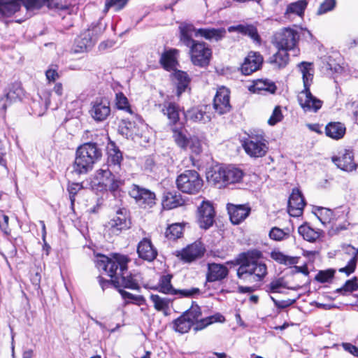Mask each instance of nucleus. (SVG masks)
<instances>
[{
  "instance_id": "1",
  "label": "nucleus",
  "mask_w": 358,
  "mask_h": 358,
  "mask_svg": "<svg viewBox=\"0 0 358 358\" xmlns=\"http://www.w3.org/2000/svg\"><path fill=\"white\" fill-rule=\"evenodd\" d=\"M129 259L122 255L115 254L113 258L100 255L96 260L99 269L105 271L112 278L115 287H124L131 289H138V282L136 275L129 274L127 264Z\"/></svg>"
},
{
  "instance_id": "2",
  "label": "nucleus",
  "mask_w": 358,
  "mask_h": 358,
  "mask_svg": "<svg viewBox=\"0 0 358 358\" xmlns=\"http://www.w3.org/2000/svg\"><path fill=\"white\" fill-rule=\"evenodd\" d=\"M259 252L242 253L240 266L237 269V276L244 282H256L261 281L267 274L266 264L255 259L259 257Z\"/></svg>"
},
{
  "instance_id": "3",
  "label": "nucleus",
  "mask_w": 358,
  "mask_h": 358,
  "mask_svg": "<svg viewBox=\"0 0 358 358\" xmlns=\"http://www.w3.org/2000/svg\"><path fill=\"white\" fill-rule=\"evenodd\" d=\"M102 154V148L96 143L89 142L80 145L76 152L73 164V172L78 175L86 174L101 159Z\"/></svg>"
},
{
  "instance_id": "4",
  "label": "nucleus",
  "mask_w": 358,
  "mask_h": 358,
  "mask_svg": "<svg viewBox=\"0 0 358 358\" xmlns=\"http://www.w3.org/2000/svg\"><path fill=\"white\" fill-rule=\"evenodd\" d=\"M299 68L302 73L304 89L298 96V101L305 112L316 113L322 105V101L313 96L310 91V86L313 80V73H310V64L301 62Z\"/></svg>"
},
{
  "instance_id": "5",
  "label": "nucleus",
  "mask_w": 358,
  "mask_h": 358,
  "mask_svg": "<svg viewBox=\"0 0 358 358\" xmlns=\"http://www.w3.org/2000/svg\"><path fill=\"white\" fill-rule=\"evenodd\" d=\"M243 176V172L238 168L231 166H215L208 171L206 178L208 182L222 188L228 184L241 182Z\"/></svg>"
},
{
  "instance_id": "6",
  "label": "nucleus",
  "mask_w": 358,
  "mask_h": 358,
  "mask_svg": "<svg viewBox=\"0 0 358 358\" xmlns=\"http://www.w3.org/2000/svg\"><path fill=\"white\" fill-rule=\"evenodd\" d=\"M176 185L183 193L195 194L201 189L203 182L197 171L187 170L178 176Z\"/></svg>"
},
{
  "instance_id": "7",
  "label": "nucleus",
  "mask_w": 358,
  "mask_h": 358,
  "mask_svg": "<svg viewBox=\"0 0 358 358\" xmlns=\"http://www.w3.org/2000/svg\"><path fill=\"white\" fill-rule=\"evenodd\" d=\"M23 6L27 10L40 9L44 6L43 0H0V17L10 16Z\"/></svg>"
},
{
  "instance_id": "8",
  "label": "nucleus",
  "mask_w": 358,
  "mask_h": 358,
  "mask_svg": "<svg viewBox=\"0 0 358 358\" xmlns=\"http://www.w3.org/2000/svg\"><path fill=\"white\" fill-rule=\"evenodd\" d=\"M183 315H185L186 317H188V320L192 322V325H194V330L196 331L202 330L215 322L224 321V317L220 314H215L206 318L200 319L201 316V308L197 304H194V303L188 310L183 313Z\"/></svg>"
},
{
  "instance_id": "9",
  "label": "nucleus",
  "mask_w": 358,
  "mask_h": 358,
  "mask_svg": "<svg viewBox=\"0 0 358 358\" xmlns=\"http://www.w3.org/2000/svg\"><path fill=\"white\" fill-rule=\"evenodd\" d=\"M299 35L297 31L291 28H284L274 35V43L278 49L285 51L293 50L296 55L299 50L295 49Z\"/></svg>"
},
{
  "instance_id": "10",
  "label": "nucleus",
  "mask_w": 358,
  "mask_h": 358,
  "mask_svg": "<svg viewBox=\"0 0 358 358\" xmlns=\"http://www.w3.org/2000/svg\"><path fill=\"white\" fill-rule=\"evenodd\" d=\"M242 145L245 152L255 158L264 157L268 150L267 141L262 135H250Z\"/></svg>"
},
{
  "instance_id": "11",
  "label": "nucleus",
  "mask_w": 358,
  "mask_h": 358,
  "mask_svg": "<svg viewBox=\"0 0 358 358\" xmlns=\"http://www.w3.org/2000/svg\"><path fill=\"white\" fill-rule=\"evenodd\" d=\"M129 194L135 199L136 204L142 208L148 209L156 204V195L151 190L133 184Z\"/></svg>"
},
{
  "instance_id": "12",
  "label": "nucleus",
  "mask_w": 358,
  "mask_h": 358,
  "mask_svg": "<svg viewBox=\"0 0 358 358\" xmlns=\"http://www.w3.org/2000/svg\"><path fill=\"white\" fill-rule=\"evenodd\" d=\"M191 61L194 65L207 66L212 57V50L204 42L196 41L189 48Z\"/></svg>"
},
{
  "instance_id": "13",
  "label": "nucleus",
  "mask_w": 358,
  "mask_h": 358,
  "mask_svg": "<svg viewBox=\"0 0 358 358\" xmlns=\"http://www.w3.org/2000/svg\"><path fill=\"white\" fill-rule=\"evenodd\" d=\"M131 222L127 218L126 208H120L116 214L105 225L106 230L113 236L119 235L122 231L130 228Z\"/></svg>"
},
{
  "instance_id": "14",
  "label": "nucleus",
  "mask_w": 358,
  "mask_h": 358,
  "mask_svg": "<svg viewBox=\"0 0 358 358\" xmlns=\"http://www.w3.org/2000/svg\"><path fill=\"white\" fill-rule=\"evenodd\" d=\"M98 27L94 26L92 29H88L80 34L76 39L75 52H82L87 51L94 45L98 35L101 33L100 31L98 33Z\"/></svg>"
},
{
  "instance_id": "15",
  "label": "nucleus",
  "mask_w": 358,
  "mask_h": 358,
  "mask_svg": "<svg viewBox=\"0 0 358 358\" xmlns=\"http://www.w3.org/2000/svg\"><path fill=\"white\" fill-rule=\"evenodd\" d=\"M205 251L203 245L201 242L196 241L182 250L178 251L176 256L184 262L190 263L202 257Z\"/></svg>"
},
{
  "instance_id": "16",
  "label": "nucleus",
  "mask_w": 358,
  "mask_h": 358,
  "mask_svg": "<svg viewBox=\"0 0 358 358\" xmlns=\"http://www.w3.org/2000/svg\"><path fill=\"white\" fill-rule=\"evenodd\" d=\"M229 91L227 88H219L213 99V108L219 115L229 113L231 109Z\"/></svg>"
},
{
  "instance_id": "17",
  "label": "nucleus",
  "mask_w": 358,
  "mask_h": 358,
  "mask_svg": "<svg viewBox=\"0 0 358 358\" xmlns=\"http://www.w3.org/2000/svg\"><path fill=\"white\" fill-rule=\"evenodd\" d=\"M91 105L90 113L95 121L103 122L110 115V103L106 99H96Z\"/></svg>"
},
{
  "instance_id": "18",
  "label": "nucleus",
  "mask_w": 358,
  "mask_h": 358,
  "mask_svg": "<svg viewBox=\"0 0 358 358\" xmlns=\"http://www.w3.org/2000/svg\"><path fill=\"white\" fill-rule=\"evenodd\" d=\"M306 205L304 198L298 189H294L288 200V212L292 217L302 215Z\"/></svg>"
},
{
  "instance_id": "19",
  "label": "nucleus",
  "mask_w": 358,
  "mask_h": 358,
  "mask_svg": "<svg viewBox=\"0 0 358 358\" xmlns=\"http://www.w3.org/2000/svg\"><path fill=\"white\" fill-rule=\"evenodd\" d=\"M332 162L340 169L351 172L356 170L357 165L354 162V155L351 150H345L339 156L332 157Z\"/></svg>"
},
{
  "instance_id": "20",
  "label": "nucleus",
  "mask_w": 358,
  "mask_h": 358,
  "mask_svg": "<svg viewBox=\"0 0 358 358\" xmlns=\"http://www.w3.org/2000/svg\"><path fill=\"white\" fill-rule=\"evenodd\" d=\"M263 57L257 52H250L241 66V71L245 75H250L259 70L263 63Z\"/></svg>"
},
{
  "instance_id": "21",
  "label": "nucleus",
  "mask_w": 358,
  "mask_h": 358,
  "mask_svg": "<svg viewBox=\"0 0 358 358\" xmlns=\"http://www.w3.org/2000/svg\"><path fill=\"white\" fill-rule=\"evenodd\" d=\"M199 222L200 227L208 229L214 222V209L213 206L207 201H203L198 208Z\"/></svg>"
},
{
  "instance_id": "22",
  "label": "nucleus",
  "mask_w": 358,
  "mask_h": 358,
  "mask_svg": "<svg viewBox=\"0 0 358 358\" xmlns=\"http://www.w3.org/2000/svg\"><path fill=\"white\" fill-rule=\"evenodd\" d=\"M97 176L102 180L103 188L113 192L117 191L123 184V181L115 178L109 169H99Z\"/></svg>"
},
{
  "instance_id": "23",
  "label": "nucleus",
  "mask_w": 358,
  "mask_h": 358,
  "mask_svg": "<svg viewBox=\"0 0 358 358\" xmlns=\"http://www.w3.org/2000/svg\"><path fill=\"white\" fill-rule=\"evenodd\" d=\"M227 210L231 222L238 224L250 214V208L246 205L227 204Z\"/></svg>"
},
{
  "instance_id": "24",
  "label": "nucleus",
  "mask_w": 358,
  "mask_h": 358,
  "mask_svg": "<svg viewBox=\"0 0 358 358\" xmlns=\"http://www.w3.org/2000/svg\"><path fill=\"white\" fill-rule=\"evenodd\" d=\"M229 269L224 264L208 263L206 273V281L213 282L220 281L227 277Z\"/></svg>"
},
{
  "instance_id": "25",
  "label": "nucleus",
  "mask_w": 358,
  "mask_h": 358,
  "mask_svg": "<svg viewBox=\"0 0 358 358\" xmlns=\"http://www.w3.org/2000/svg\"><path fill=\"white\" fill-rule=\"evenodd\" d=\"M209 106H202L201 108H194L188 110L185 113V116L187 119H189L194 122H201L202 123H207L210 121L212 114L208 111L210 110Z\"/></svg>"
},
{
  "instance_id": "26",
  "label": "nucleus",
  "mask_w": 358,
  "mask_h": 358,
  "mask_svg": "<svg viewBox=\"0 0 358 358\" xmlns=\"http://www.w3.org/2000/svg\"><path fill=\"white\" fill-rule=\"evenodd\" d=\"M137 252L140 258L148 261H153L157 256V251L153 247L150 240L143 238L138 245Z\"/></svg>"
},
{
  "instance_id": "27",
  "label": "nucleus",
  "mask_w": 358,
  "mask_h": 358,
  "mask_svg": "<svg viewBox=\"0 0 358 358\" xmlns=\"http://www.w3.org/2000/svg\"><path fill=\"white\" fill-rule=\"evenodd\" d=\"M226 35V30L224 28L220 29H198L196 31L195 36H201L206 40H214L215 41H221Z\"/></svg>"
},
{
  "instance_id": "28",
  "label": "nucleus",
  "mask_w": 358,
  "mask_h": 358,
  "mask_svg": "<svg viewBox=\"0 0 358 358\" xmlns=\"http://www.w3.org/2000/svg\"><path fill=\"white\" fill-rule=\"evenodd\" d=\"M180 41L185 46L190 48L196 41L192 39V34H196V29L191 24L182 23L179 27Z\"/></svg>"
},
{
  "instance_id": "29",
  "label": "nucleus",
  "mask_w": 358,
  "mask_h": 358,
  "mask_svg": "<svg viewBox=\"0 0 358 358\" xmlns=\"http://www.w3.org/2000/svg\"><path fill=\"white\" fill-rule=\"evenodd\" d=\"M162 112L169 120V124L173 127L179 121L178 106L175 103L164 102L162 105Z\"/></svg>"
},
{
  "instance_id": "30",
  "label": "nucleus",
  "mask_w": 358,
  "mask_h": 358,
  "mask_svg": "<svg viewBox=\"0 0 358 358\" xmlns=\"http://www.w3.org/2000/svg\"><path fill=\"white\" fill-rule=\"evenodd\" d=\"M346 128L341 122H329L325 127L326 135L333 139L338 140L342 138L345 134Z\"/></svg>"
},
{
  "instance_id": "31",
  "label": "nucleus",
  "mask_w": 358,
  "mask_h": 358,
  "mask_svg": "<svg viewBox=\"0 0 358 358\" xmlns=\"http://www.w3.org/2000/svg\"><path fill=\"white\" fill-rule=\"evenodd\" d=\"M268 62L275 69L285 68L289 62V54L287 51L279 49L278 52L269 58Z\"/></svg>"
},
{
  "instance_id": "32",
  "label": "nucleus",
  "mask_w": 358,
  "mask_h": 358,
  "mask_svg": "<svg viewBox=\"0 0 358 358\" xmlns=\"http://www.w3.org/2000/svg\"><path fill=\"white\" fill-rule=\"evenodd\" d=\"M298 231L304 240L309 242L316 241L321 235V231L315 230L308 224H302L299 229Z\"/></svg>"
},
{
  "instance_id": "33",
  "label": "nucleus",
  "mask_w": 358,
  "mask_h": 358,
  "mask_svg": "<svg viewBox=\"0 0 358 358\" xmlns=\"http://www.w3.org/2000/svg\"><path fill=\"white\" fill-rule=\"evenodd\" d=\"M171 130L176 144L181 149L186 150L188 147V138L185 134L183 128L176 125L172 127Z\"/></svg>"
},
{
  "instance_id": "34",
  "label": "nucleus",
  "mask_w": 358,
  "mask_h": 358,
  "mask_svg": "<svg viewBox=\"0 0 358 358\" xmlns=\"http://www.w3.org/2000/svg\"><path fill=\"white\" fill-rule=\"evenodd\" d=\"M176 49L164 52L160 57L159 62L166 70L173 69L176 63V54L178 53Z\"/></svg>"
},
{
  "instance_id": "35",
  "label": "nucleus",
  "mask_w": 358,
  "mask_h": 358,
  "mask_svg": "<svg viewBox=\"0 0 358 358\" xmlns=\"http://www.w3.org/2000/svg\"><path fill=\"white\" fill-rule=\"evenodd\" d=\"M192 327H194L192 322L183 314L173 322V329L180 334L188 332Z\"/></svg>"
},
{
  "instance_id": "36",
  "label": "nucleus",
  "mask_w": 358,
  "mask_h": 358,
  "mask_svg": "<svg viewBox=\"0 0 358 358\" xmlns=\"http://www.w3.org/2000/svg\"><path fill=\"white\" fill-rule=\"evenodd\" d=\"M183 202L180 194L168 192L163 200L162 205L164 208L173 209L182 206Z\"/></svg>"
},
{
  "instance_id": "37",
  "label": "nucleus",
  "mask_w": 358,
  "mask_h": 358,
  "mask_svg": "<svg viewBox=\"0 0 358 358\" xmlns=\"http://www.w3.org/2000/svg\"><path fill=\"white\" fill-rule=\"evenodd\" d=\"M250 90L257 93L264 91L273 94L276 90V87L273 82L259 80L254 83L251 87Z\"/></svg>"
},
{
  "instance_id": "38",
  "label": "nucleus",
  "mask_w": 358,
  "mask_h": 358,
  "mask_svg": "<svg viewBox=\"0 0 358 358\" xmlns=\"http://www.w3.org/2000/svg\"><path fill=\"white\" fill-rule=\"evenodd\" d=\"M177 80V94L180 96L187 87L190 79L186 72L178 71L175 73Z\"/></svg>"
},
{
  "instance_id": "39",
  "label": "nucleus",
  "mask_w": 358,
  "mask_h": 358,
  "mask_svg": "<svg viewBox=\"0 0 358 358\" xmlns=\"http://www.w3.org/2000/svg\"><path fill=\"white\" fill-rule=\"evenodd\" d=\"M171 275H166L161 277L159 282V291L168 294L176 295V289L171 283Z\"/></svg>"
},
{
  "instance_id": "40",
  "label": "nucleus",
  "mask_w": 358,
  "mask_h": 358,
  "mask_svg": "<svg viewBox=\"0 0 358 358\" xmlns=\"http://www.w3.org/2000/svg\"><path fill=\"white\" fill-rule=\"evenodd\" d=\"M150 300L153 303L155 308L158 311L168 309L171 302L168 298L161 297L157 294H151Z\"/></svg>"
},
{
  "instance_id": "41",
  "label": "nucleus",
  "mask_w": 358,
  "mask_h": 358,
  "mask_svg": "<svg viewBox=\"0 0 358 358\" xmlns=\"http://www.w3.org/2000/svg\"><path fill=\"white\" fill-rule=\"evenodd\" d=\"M108 160L110 166H113L114 169H115V168L119 169L122 160V152L115 148L110 150L108 152Z\"/></svg>"
},
{
  "instance_id": "42",
  "label": "nucleus",
  "mask_w": 358,
  "mask_h": 358,
  "mask_svg": "<svg viewBox=\"0 0 358 358\" xmlns=\"http://www.w3.org/2000/svg\"><path fill=\"white\" fill-rule=\"evenodd\" d=\"M182 234V226L176 223L170 225L166 230V237L170 240H176L180 238Z\"/></svg>"
},
{
  "instance_id": "43",
  "label": "nucleus",
  "mask_w": 358,
  "mask_h": 358,
  "mask_svg": "<svg viewBox=\"0 0 358 358\" xmlns=\"http://www.w3.org/2000/svg\"><path fill=\"white\" fill-rule=\"evenodd\" d=\"M357 289H358L357 278L354 277L352 279L347 280L343 287L336 290V292L345 295L347 293L352 292Z\"/></svg>"
},
{
  "instance_id": "44",
  "label": "nucleus",
  "mask_w": 358,
  "mask_h": 358,
  "mask_svg": "<svg viewBox=\"0 0 358 358\" xmlns=\"http://www.w3.org/2000/svg\"><path fill=\"white\" fill-rule=\"evenodd\" d=\"M287 286L282 278L272 280L266 285V292L270 293H282L280 289L286 288Z\"/></svg>"
},
{
  "instance_id": "45",
  "label": "nucleus",
  "mask_w": 358,
  "mask_h": 358,
  "mask_svg": "<svg viewBox=\"0 0 358 358\" xmlns=\"http://www.w3.org/2000/svg\"><path fill=\"white\" fill-rule=\"evenodd\" d=\"M307 6V3L305 1H298L292 3L287 6L286 13H294L298 15H301Z\"/></svg>"
},
{
  "instance_id": "46",
  "label": "nucleus",
  "mask_w": 358,
  "mask_h": 358,
  "mask_svg": "<svg viewBox=\"0 0 358 358\" xmlns=\"http://www.w3.org/2000/svg\"><path fill=\"white\" fill-rule=\"evenodd\" d=\"M188 147L192 152L199 155L202 151V143L196 136H190L188 138Z\"/></svg>"
},
{
  "instance_id": "47",
  "label": "nucleus",
  "mask_w": 358,
  "mask_h": 358,
  "mask_svg": "<svg viewBox=\"0 0 358 358\" xmlns=\"http://www.w3.org/2000/svg\"><path fill=\"white\" fill-rule=\"evenodd\" d=\"M116 106L118 109L132 113L127 98L122 92L116 94Z\"/></svg>"
},
{
  "instance_id": "48",
  "label": "nucleus",
  "mask_w": 358,
  "mask_h": 358,
  "mask_svg": "<svg viewBox=\"0 0 358 358\" xmlns=\"http://www.w3.org/2000/svg\"><path fill=\"white\" fill-rule=\"evenodd\" d=\"M358 250L355 251L354 256L348 261V264L339 269V272L345 273L347 275H349L353 273L356 268L357 262Z\"/></svg>"
},
{
  "instance_id": "49",
  "label": "nucleus",
  "mask_w": 358,
  "mask_h": 358,
  "mask_svg": "<svg viewBox=\"0 0 358 358\" xmlns=\"http://www.w3.org/2000/svg\"><path fill=\"white\" fill-rule=\"evenodd\" d=\"M336 0H324L320 5V7L317 9V14L322 15L327 13L329 11L334 10L336 7Z\"/></svg>"
},
{
  "instance_id": "50",
  "label": "nucleus",
  "mask_w": 358,
  "mask_h": 358,
  "mask_svg": "<svg viewBox=\"0 0 358 358\" xmlns=\"http://www.w3.org/2000/svg\"><path fill=\"white\" fill-rule=\"evenodd\" d=\"M127 2L128 0H106L105 10H108L110 8H113L115 11H118L123 8Z\"/></svg>"
},
{
  "instance_id": "51",
  "label": "nucleus",
  "mask_w": 358,
  "mask_h": 358,
  "mask_svg": "<svg viewBox=\"0 0 358 358\" xmlns=\"http://www.w3.org/2000/svg\"><path fill=\"white\" fill-rule=\"evenodd\" d=\"M289 236V232L278 227H273L269 233V236L271 239L275 241H282Z\"/></svg>"
},
{
  "instance_id": "52",
  "label": "nucleus",
  "mask_w": 358,
  "mask_h": 358,
  "mask_svg": "<svg viewBox=\"0 0 358 358\" xmlns=\"http://www.w3.org/2000/svg\"><path fill=\"white\" fill-rule=\"evenodd\" d=\"M134 123L130 121L122 120L119 125V131L122 134L128 137L133 133Z\"/></svg>"
},
{
  "instance_id": "53",
  "label": "nucleus",
  "mask_w": 358,
  "mask_h": 358,
  "mask_svg": "<svg viewBox=\"0 0 358 358\" xmlns=\"http://www.w3.org/2000/svg\"><path fill=\"white\" fill-rule=\"evenodd\" d=\"M334 275V271L331 269L320 271L315 276V280L324 283L328 282Z\"/></svg>"
},
{
  "instance_id": "54",
  "label": "nucleus",
  "mask_w": 358,
  "mask_h": 358,
  "mask_svg": "<svg viewBox=\"0 0 358 358\" xmlns=\"http://www.w3.org/2000/svg\"><path fill=\"white\" fill-rule=\"evenodd\" d=\"M283 118L282 110L280 106H275L271 116L268 120V124L273 126L280 122Z\"/></svg>"
},
{
  "instance_id": "55",
  "label": "nucleus",
  "mask_w": 358,
  "mask_h": 358,
  "mask_svg": "<svg viewBox=\"0 0 358 358\" xmlns=\"http://www.w3.org/2000/svg\"><path fill=\"white\" fill-rule=\"evenodd\" d=\"M317 210L319 213V215H317V217L322 224H325L330 221L332 216V212L329 209L320 207L318 208Z\"/></svg>"
},
{
  "instance_id": "56",
  "label": "nucleus",
  "mask_w": 358,
  "mask_h": 358,
  "mask_svg": "<svg viewBox=\"0 0 358 358\" xmlns=\"http://www.w3.org/2000/svg\"><path fill=\"white\" fill-rule=\"evenodd\" d=\"M83 186L80 183H71L68 186V192L69 193L70 200L72 204L75 201V196L77 193L82 189Z\"/></svg>"
},
{
  "instance_id": "57",
  "label": "nucleus",
  "mask_w": 358,
  "mask_h": 358,
  "mask_svg": "<svg viewBox=\"0 0 358 358\" xmlns=\"http://www.w3.org/2000/svg\"><path fill=\"white\" fill-rule=\"evenodd\" d=\"M9 217L3 211L0 212V228L6 234H10V229L8 226Z\"/></svg>"
},
{
  "instance_id": "58",
  "label": "nucleus",
  "mask_w": 358,
  "mask_h": 358,
  "mask_svg": "<svg viewBox=\"0 0 358 358\" xmlns=\"http://www.w3.org/2000/svg\"><path fill=\"white\" fill-rule=\"evenodd\" d=\"M176 295L180 294L185 297H191L196 294H200V289L199 288H191L186 289H176Z\"/></svg>"
},
{
  "instance_id": "59",
  "label": "nucleus",
  "mask_w": 358,
  "mask_h": 358,
  "mask_svg": "<svg viewBox=\"0 0 358 358\" xmlns=\"http://www.w3.org/2000/svg\"><path fill=\"white\" fill-rule=\"evenodd\" d=\"M271 256L273 259L277 261L280 264H287L288 262H290V258L283 253L279 251H273L271 252Z\"/></svg>"
},
{
  "instance_id": "60",
  "label": "nucleus",
  "mask_w": 358,
  "mask_h": 358,
  "mask_svg": "<svg viewBox=\"0 0 358 358\" xmlns=\"http://www.w3.org/2000/svg\"><path fill=\"white\" fill-rule=\"evenodd\" d=\"M44 5L50 8L64 9L66 6L64 3V0H43Z\"/></svg>"
},
{
  "instance_id": "61",
  "label": "nucleus",
  "mask_w": 358,
  "mask_h": 358,
  "mask_svg": "<svg viewBox=\"0 0 358 358\" xmlns=\"http://www.w3.org/2000/svg\"><path fill=\"white\" fill-rule=\"evenodd\" d=\"M271 300L273 301L275 306L283 309L285 308L292 304H294L296 302V299H287V300H282V301H278L273 296H271Z\"/></svg>"
},
{
  "instance_id": "62",
  "label": "nucleus",
  "mask_w": 358,
  "mask_h": 358,
  "mask_svg": "<svg viewBox=\"0 0 358 358\" xmlns=\"http://www.w3.org/2000/svg\"><path fill=\"white\" fill-rule=\"evenodd\" d=\"M45 76L49 82H55L59 78L57 66L54 68L52 66L50 67L45 71Z\"/></svg>"
},
{
  "instance_id": "63",
  "label": "nucleus",
  "mask_w": 358,
  "mask_h": 358,
  "mask_svg": "<svg viewBox=\"0 0 358 358\" xmlns=\"http://www.w3.org/2000/svg\"><path fill=\"white\" fill-rule=\"evenodd\" d=\"M245 35L249 36L255 41H259L260 40L257 29L252 25H247Z\"/></svg>"
},
{
  "instance_id": "64",
  "label": "nucleus",
  "mask_w": 358,
  "mask_h": 358,
  "mask_svg": "<svg viewBox=\"0 0 358 358\" xmlns=\"http://www.w3.org/2000/svg\"><path fill=\"white\" fill-rule=\"evenodd\" d=\"M119 292L120 293L122 297L124 299H129L132 300H136L137 301H143L144 299L142 296H135L128 292H126L122 289H119Z\"/></svg>"
}]
</instances>
